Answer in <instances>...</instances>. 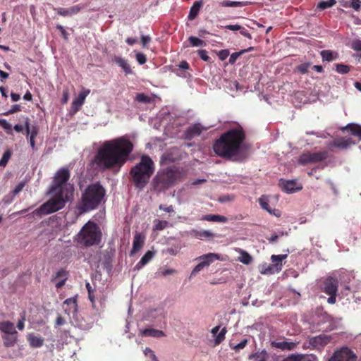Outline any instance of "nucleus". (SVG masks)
<instances>
[{
    "mask_svg": "<svg viewBox=\"0 0 361 361\" xmlns=\"http://www.w3.org/2000/svg\"><path fill=\"white\" fill-rule=\"evenodd\" d=\"M133 150V144L125 136L105 141L98 149L94 163L102 171L111 169L118 172Z\"/></svg>",
    "mask_w": 361,
    "mask_h": 361,
    "instance_id": "nucleus-1",
    "label": "nucleus"
},
{
    "mask_svg": "<svg viewBox=\"0 0 361 361\" xmlns=\"http://www.w3.org/2000/svg\"><path fill=\"white\" fill-rule=\"evenodd\" d=\"M69 171L66 168L60 169L54 177L53 183L48 193L52 197L47 202L32 212L33 216H45L63 209L66 202L73 197L74 188L68 183Z\"/></svg>",
    "mask_w": 361,
    "mask_h": 361,
    "instance_id": "nucleus-2",
    "label": "nucleus"
},
{
    "mask_svg": "<svg viewBox=\"0 0 361 361\" xmlns=\"http://www.w3.org/2000/svg\"><path fill=\"white\" fill-rule=\"evenodd\" d=\"M245 133L241 127L232 128L223 134L217 140L214 146V151L221 157L231 159L235 161L245 157L247 148L245 143Z\"/></svg>",
    "mask_w": 361,
    "mask_h": 361,
    "instance_id": "nucleus-3",
    "label": "nucleus"
},
{
    "mask_svg": "<svg viewBox=\"0 0 361 361\" xmlns=\"http://www.w3.org/2000/svg\"><path fill=\"white\" fill-rule=\"evenodd\" d=\"M155 171V165L148 155H142L140 161L133 166L130 171L132 182L136 189L142 190L147 185Z\"/></svg>",
    "mask_w": 361,
    "mask_h": 361,
    "instance_id": "nucleus-4",
    "label": "nucleus"
},
{
    "mask_svg": "<svg viewBox=\"0 0 361 361\" xmlns=\"http://www.w3.org/2000/svg\"><path fill=\"white\" fill-rule=\"evenodd\" d=\"M105 196V190L99 183L89 185L82 194L80 202L77 206L80 214L96 209Z\"/></svg>",
    "mask_w": 361,
    "mask_h": 361,
    "instance_id": "nucleus-5",
    "label": "nucleus"
},
{
    "mask_svg": "<svg viewBox=\"0 0 361 361\" xmlns=\"http://www.w3.org/2000/svg\"><path fill=\"white\" fill-rule=\"evenodd\" d=\"M184 176L183 169L176 167L167 168L157 172L152 184L154 190L161 192L180 181Z\"/></svg>",
    "mask_w": 361,
    "mask_h": 361,
    "instance_id": "nucleus-6",
    "label": "nucleus"
},
{
    "mask_svg": "<svg viewBox=\"0 0 361 361\" xmlns=\"http://www.w3.org/2000/svg\"><path fill=\"white\" fill-rule=\"evenodd\" d=\"M102 238V231L99 226L93 221H89L81 228L74 238L78 244L90 247L98 245Z\"/></svg>",
    "mask_w": 361,
    "mask_h": 361,
    "instance_id": "nucleus-7",
    "label": "nucleus"
},
{
    "mask_svg": "<svg viewBox=\"0 0 361 361\" xmlns=\"http://www.w3.org/2000/svg\"><path fill=\"white\" fill-rule=\"evenodd\" d=\"M219 259V256L215 253H208L200 256L196 259L200 260V262L197 264L191 272V276H195L197 273L202 271L204 267H208L211 263Z\"/></svg>",
    "mask_w": 361,
    "mask_h": 361,
    "instance_id": "nucleus-8",
    "label": "nucleus"
},
{
    "mask_svg": "<svg viewBox=\"0 0 361 361\" xmlns=\"http://www.w3.org/2000/svg\"><path fill=\"white\" fill-rule=\"evenodd\" d=\"M355 354L347 347L336 350L329 361H356Z\"/></svg>",
    "mask_w": 361,
    "mask_h": 361,
    "instance_id": "nucleus-9",
    "label": "nucleus"
},
{
    "mask_svg": "<svg viewBox=\"0 0 361 361\" xmlns=\"http://www.w3.org/2000/svg\"><path fill=\"white\" fill-rule=\"evenodd\" d=\"M326 152H317L314 153H305L302 154L299 158V162L302 164H307L310 163H317L322 161L326 159Z\"/></svg>",
    "mask_w": 361,
    "mask_h": 361,
    "instance_id": "nucleus-10",
    "label": "nucleus"
},
{
    "mask_svg": "<svg viewBox=\"0 0 361 361\" xmlns=\"http://www.w3.org/2000/svg\"><path fill=\"white\" fill-rule=\"evenodd\" d=\"M279 186L286 193H293L302 190V186L295 180H279Z\"/></svg>",
    "mask_w": 361,
    "mask_h": 361,
    "instance_id": "nucleus-11",
    "label": "nucleus"
},
{
    "mask_svg": "<svg viewBox=\"0 0 361 361\" xmlns=\"http://www.w3.org/2000/svg\"><path fill=\"white\" fill-rule=\"evenodd\" d=\"M331 339L330 336L326 334H320L319 336L312 337L309 339L308 348L321 349L328 344Z\"/></svg>",
    "mask_w": 361,
    "mask_h": 361,
    "instance_id": "nucleus-12",
    "label": "nucleus"
},
{
    "mask_svg": "<svg viewBox=\"0 0 361 361\" xmlns=\"http://www.w3.org/2000/svg\"><path fill=\"white\" fill-rule=\"evenodd\" d=\"M63 308L64 312L70 317L78 314V305L76 298H70L63 302Z\"/></svg>",
    "mask_w": 361,
    "mask_h": 361,
    "instance_id": "nucleus-13",
    "label": "nucleus"
},
{
    "mask_svg": "<svg viewBox=\"0 0 361 361\" xmlns=\"http://www.w3.org/2000/svg\"><path fill=\"white\" fill-rule=\"evenodd\" d=\"M90 92V90L89 89L82 88L78 97L72 102V109L74 112H77L80 109Z\"/></svg>",
    "mask_w": 361,
    "mask_h": 361,
    "instance_id": "nucleus-14",
    "label": "nucleus"
},
{
    "mask_svg": "<svg viewBox=\"0 0 361 361\" xmlns=\"http://www.w3.org/2000/svg\"><path fill=\"white\" fill-rule=\"evenodd\" d=\"M70 322L75 327L82 330H87L92 326L90 323L87 322L85 319L80 317L78 314L71 317Z\"/></svg>",
    "mask_w": 361,
    "mask_h": 361,
    "instance_id": "nucleus-15",
    "label": "nucleus"
},
{
    "mask_svg": "<svg viewBox=\"0 0 361 361\" xmlns=\"http://www.w3.org/2000/svg\"><path fill=\"white\" fill-rule=\"evenodd\" d=\"M82 8V6L78 4L71 6L70 8H58L56 9V11L59 15L66 17L72 16L73 15L78 13Z\"/></svg>",
    "mask_w": 361,
    "mask_h": 361,
    "instance_id": "nucleus-16",
    "label": "nucleus"
},
{
    "mask_svg": "<svg viewBox=\"0 0 361 361\" xmlns=\"http://www.w3.org/2000/svg\"><path fill=\"white\" fill-rule=\"evenodd\" d=\"M337 290V279L333 276L327 278L324 282V292L327 294H336Z\"/></svg>",
    "mask_w": 361,
    "mask_h": 361,
    "instance_id": "nucleus-17",
    "label": "nucleus"
},
{
    "mask_svg": "<svg viewBox=\"0 0 361 361\" xmlns=\"http://www.w3.org/2000/svg\"><path fill=\"white\" fill-rule=\"evenodd\" d=\"M208 128L202 126L200 123H196L190 126L186 130V137L188 139H192L195 136L200 135L202 131L207 130Z\"/></svg>",
    "mask_w": 361,
    "mask_h": 361,
    "instance_id": "nucleus-18",
    "label": "nucleus"
},
{
    "mask_svg": "<svg viewBox=\"0 0 361 361\" xmlns=\"http://www.w3.org/2000/svg\"><path fill=\"white\" fill-rule=\"evenodd\" d=\"M164 317V312L162 308H151L146 311L145 319L147 320H153Z\"/></svg>",
    "mask_w": 361,
    "mask_h": 361,
    "instance_id": "nucleus-19",
    "label": "nucleus"
},
{
    "mask_svg": "<svg viewBox=\"0 0 361 361\" xmlns=\"http://www.w3.org/2000/svg\"><path fill=\"white\" fill-rule=\"evenodd\" d=\"M145 236L142 233L137 232L135 233L133 243L131 255L135 254L142 249L145 243Z\"/></svg>",
    "mask_w": 361,
    "mask_h": 361,
    "instance_id": "nucleus-20",
    "label": "nucleus"
},
{
    "mask_svg": "<svg viewBox=\"0 0 361 361\" xmlns=\"http://www.w3.org/2000/svg\"><path fill=\"white\" fill-rule=\"evenodd\" d=\"M282 361H317L316 356L313 355H291Z\"/></svg>",
    "mask_w": 361,
    "mask_h": 361,
    "instance_id": "nucleus-21",
    "label": "nucleus"
},
{
    "mask_svg": "<svg viewBox=\"0 0 361 361\" xmlns=\"http://www.w3.org/2000/svg\"><path fill=\"white\" fill-rule=\"evenodd\" d=\"M271 345L276 348H279L282 350H292L295 346L296 343L293 342H288V341H273L271 342Z\"/></svg>",
    "mask_w": 361,
    "mask_h": 361,
    "instance_id": "nucleus-22",
    "label": "nucleus"
},
{
    "mask_svg": "<svg viewBox=\"0 0 361 361\" xmlns=\"http://www.w3.org/2000/svg\"><path fill=\"white\" fill-rule=\"evenodd\" d=\"M0 331L6 334H17L14 324L9 321L0 322Z\"/></svg>",
    "mask_w": 361,
    "mask_h": 361,
    "instance_id": "nucleus-23",
    "label": "nucleus"
},
{
    "mask_svg": "<svg viewBox=\"0 0 361 361\" xmlns=\"http://www.w3.org/2000/svg\"><path fill=\"white\" fill-rule=\"evenodd\" d=\"M113 61L118 64L123 70L126 74L132 73L130 66L125 59L121 56H115L113 59Z\"/></svg>",
    "mask_w": 361,
    "mask_h": 361,
    "instance_id": "nucleus-24",
    "label": "nucleus"
},
{
    "mask_svg": "<svg viewBox=\"0 0 361 361\" xmlns=\"http://www.w3.org/2000/svg\"><path fill=\"white\" fill-rule=\"evenodd\" d=\"M154 256V252L152 251H147L144 256L141 258L140 262L135 266V269L140 270L145 265H146Z\"/></svg>",
    "mask_w": 361,
    "mask_h": 361,
    "instance_id": "nucleus-25",
    "label": "nucleus"
},
{
    "mask_svg": "<svg viewBox=\"0 0 361 361\" xmlns=\"http://www.w3.org/2000/svg\"><path fill=\"white\" fill-rule=\"evenodd\" d=\"M140 334L142 336H151L154 338H159L164 336V333L162 331L154 329H145L140 330Z\"/></svg>",
    "mask_w": 361,
    "mask_h": 361,
    "instance_id": "nucleus-26",
    "label": "nucleus"
},
{
    "mask_svg": "<svg viewBox=\"0 0 361 361\" xmlns=\"http://www.w3.org/2000/svg\"><path fill=\"white\" fill-rule=\"evenodd\" d=\"M27 338L30 345L33 348H39L44 344V339L40 336H36L33 334H29Z\"/></svg>",
    "mask_w": 361,
    "mask_h": 361,
    "instance_id": "nucleus-27",
    "label": "nucleus"
},
{
    "mask_svg": "<svg viewBox=\"0 0 361 361\" xmlns=\"http://www.w3.org/2000/svg\"><path fill=\"white\" fill-rule=\"evenodd\" d=\"M202 221H213V222H221L226 223L228 221V219L224 216H221L218 214H207L201 217L200 219Z\"/></svg>",
    "mask_w": 361,
    "mask_h": 361,
    "instance_id": "nucleus-28",
    "label": "nucleus"
},
{
    "mask_svg": "<svg viewBox=\"0 0 361 361\" xmlns=\"http://www.w3.org/2000/svg\"><path fill=\"white\" fill-rule=\"evenodd\" d=\"M343 129H348L350 133L357 137L360 140H361V126L355 123H350L343 128Z\"/></svg>",
    "mask_w": 361,
    "mask_h": 361,
    "instance_id": "nucleus-29",
    "label": "nucleus"
},
{
    "mask_svg": "<svg viewBox=\"0 0 361 361\" xmlns=\"http://www.w3.org/2000/svg\"><path fill=\"white\" fill-rule=\"evenodd\" d=\"M238 252L240 255V257H238V260L240 262H242L244 264H250L252 262V258L249 253L241 249L238 250Z\"/></svg>",
    "mask_w": 361,
    "mask_h": 361,
    "instance_id": "nucleus-30",
    "label": "nucleus"
},
{
    "mask_svg": "<svg viewBox=\"0 0 361 361\" xmlns=\"http://www.w3.org/2000/svg\"><path fill=\"white\" fill-rule=\"evenodd\" d=\"M287 257V255H272L271 257V261L275 263V267H276L277 271L281 270L282 260L285 259Z\"/></svg>",
    "mask_w": 361,
    "mask_h": 361,
    "instance_id": "nucleus-31",
    "label": "nucleus"
},
{
    "mask_svg": "<svg viewBox=\"0 0 361 361\" xmlns=\"http://www.w3.org/2000/svg\"><path fill=\"white\" fill-rule=\"evenodd\" d=\"M220 4L221 6L224 7H242L246 6L247 4V2L226 0L221 2Z\"/></svg>",
    "mask_w": 361,
    "mask_h": 361,
    "instance_id": "nucleus-32",
    "label": "nucleus"
},
{
    "mask_svg": "<svg viewBox=\"0 0 361 361\" xmlns=\"http://www.w3.org/2000/svg\"><path fill=\"white\" fill-rule=\"evenodd\" d=\"M355 143L352 142L350 138H341L335 141L334 145L339 148H347Z\"/></svg>",
    "mask_w": 361,
    "mask_h": 361,
    "instance_id": "nucleus-33",
    "label": "nucleus"
},
{
    "mask_svg": "<svg viewBox=\"0 0 361 361\" xmlns=\"http://www.w3.org/2000/svg\"><path fill=\"white\" fill-rule=\"evenodd\" d=\"M267 357L268 355L266 350H262L249 356V358L253 359L254 361H266Z\"/></svg>",
    "mask_w": 361,
    "mask_h": 361,
    "instance_id": "nucleus-34",
    "label": "nucleus"
},
{
    "mask_svg": "<svg viewBox=\"0 0 361 361\" xmlns=\"http://www.w3.org/2000/svg\"><path fill=\"white\" fill-rule=\"evenodd\" d=\"M201 6H202V3L200 1H197L193 4V6H192V8L190 9L189 16H188L190 19H194L196 17V16L197 15L199 11H200Z\"/></svg>",
    "mask_w": 361,
    "mask_h": 361,
    "instance_id": "nucleus-35",
    "label": "nucleus"
},
{
    "mask_svg": "<svg viewBox=\"0 0 361 361\" xmlns=\"http://www.w3.org/2000/svg\"><path fill=\"white\" fill-rule=\"evenodd\" d=\"M259 204L260 207L268 212V210L270 209L269 205V197L267 195H262L259 200H258Z\"/></svg>",
    "mask_w": 361,
    "mask_h": 361,
    "instance_id": "nucleus-36",
    "label": "nucleus"
},
{
    "mask_svg": "<svg viewBox=\"0 0 361 361\" xmlns=\"http://www.w3.org/2000/svg\"><path fill=\"white\" fill-rule=\"evenodd\" d=\"M2 338L4 340V344L6 347L13 346L17 341V338L13 336H9L8 335L2 336Z\"/></svg>",
    "mask_w": 361,
    "mask_h": 361,
    "instance_id": "nucleus-37",
    "label": "nucleus"
},
{
    "mask_svg": "<svg viewBox=\"0 0 361 361\" xmlns=\"http://www.w3.org/2000/svg\"><path fill=\"white\" fill-rule=\"evenodd\" d=\"M336 0H327L325 1H321L318 4V8L324 10L328 8H331L336 4Z\"/></svg>",
    "mask_w": 361,
    "mask_h": 361,
    "instance_id": "nucleus-38",
    "label": "nucleus"
},
{
    "mask_svg": "<svg viewBox=\"0 0 361 361\" xmlns=\"http://www.w3.org/2000/svg\"><path fill=\"white\" fill-rule=\"evenodd\" d=\"M188 39L192 47H204L206 45L204 41L196 37L191 36Z\"/></svg>",
    "mask_w": 361,
    "mask_h": 361,
    "instance_id": "nucleus-39",
    "label": "nucleus"
},
{
    "mask_svg": "<svg viewBox=\"0 0 361 361\" xmlns=\"http://www.w3.org/2000/svg\"><path fill=\"white\" fill-rule=\"evenodd\" d=\"M253 49V47H250L248 48L247 49H245V50H242L239 52H235V53H233L231 56H230V58H229V63L233 64L234 63L237 59L243 53L245 52H247V51H250L251 50Z\"/></svg>",
    "mask_w": 361,
    "mask_h": 361,
    "instance_id": "nucleus-40",
    "label": "nucleus"
},
{
    "mask_svg": "<svg viewBox=\"0 0 361 361\" xmlns=\"http://www.w3.org/2000/svg\"><path fill=\"white\" fill-rule=\"evenodd\" d=\"M154 229L161 231L167 227L169 223L166 221L156 219L154 221Z\"/></svg>",
    "mask_w": 361,
    "mask_h": 361,
    "instance_id": "nucleus-41",
    "label": "nucleus"
},
{
    "mask_svg": "<svg viewBox=\"0 0 361 361\" xmlns=\"http://www.w3.org/2000/svg\"><path fill=\"white\" fill-rule=\"evenodd\" d=\"M11 157V151L10 150H6L4 153L2 157H1V159L0 160V166L5 167L6 166L8 160L10 159Z\"/></svg>",
    "mask_w": 361,
    "mask_h": 361,
    "instance_id": "nucleus-42",
    "label": "nucleus"
},
{
    "mask_svg": "<svg viewBox=\"0 0 361 361\" xmlns=\"http://www.w3.org/2000/svg\"><path fill=\"white\" fill-rule=\"evenodd\" d=\"M0 126L5 130L8 134H12V126L5 119H0Z\"/></svg>",
    "mask_w": 361,
    "mask_h": 361,
    "instance_id": "nucleus-43",
    "label": "nucleus"
},
{
    "mask_svg": "<svg viewBox=\"0 0 361 361\" xmlns=\"http://www.w3.org/2000/svg\"><path fill=\"white\" fill-rule=\"evenodd\" d=\"M0 126L5 130L8 134H12V126L5 119H0Z\"/></svg>",
    "mask_w": 361,
    "mask_h": 361,
    "instance_id": "nucleus-44",
    "label": "nucleus"
},
{
    "mask_svg": "<svg viewBox=\"0 0 361 361\" xmlns=\"http://www.w3.org/2000/svg\"><path fill=\"white\" fill-rule=\"evenodd\" d=\"M322 59L327 61H331L334 59L333 52L329 50H323L321 51Z\"/></svg>",
    "mask_w": 361,
    "mask_h": 361,
    "instance_id": "nucleus-45",
    "label": "nucleus"
},
{
    "mask_svg": "<svg viewBox=\"0 0 361 361\" xmlns=\"http://www.w3.org/2000/svg\"><path fill=\"white\" fill-rule=\"evenodd\" d=\"M226 333V328H223L221 331L216 335L215 338V344L221 343L225 339V334Z\"/></svg>",
    "mask_w": 361,
    "mask_h": 361,
    "instance_id": "nucleus-46",
    "label": "nucleus"
},
{
    "mask_svg": "<svg viewBox=\"0 0 361 361\" xmlns=\"http://www.w3.org/2000/svg\"><path fill=\"white\" fill-rule=\"evenodd\" d=\"M336 71L341 74H346L350 71V67L344 64H337Z\"/></svg>",
    "mask_w": 361,
    "mask_h": 361,
    "instance_id": "nucleus-47",
    "label": "nucleus"
},
{
    "mask_svg": "<svg viewBox=\"0 0 361 361\" xmlns=\"http://www.w3.org/2000/svg\"><path fill=\"white\" fill-rule=\"evenodd\" d=\"M27 120H28L27 118ZM25 128L27 130V134L31 137H35L37 135V130L35 127H34L32 130L30 129L29 123L27 121H25Z\"/></svg>",
    "mask_w": 361,
    "mask_h": 361,
    "instance_id": "nucleus-48",
    "label": "nucleus"
},
{
    "mask_svg": "<svg viewBox=\"0 0 361 361\" xmlns=\"http://www.w3.org/2000/svg\"><path fill=\"white\" fill-rule=\"evenodd\" d=\"M197 236L199 238H201L203 237L206 238H214L215 236V235L210 231L206 230V231H202L199 232L197 233Z\"/></svg>",
    "mask_w": 361,
    "mask_h": 361,
    "instance_id": "nucleus-49",
    "label": "nucleus"
},
{
    "mask_svg": "<svg viewBox=\"0 0 361 361\" xmlns=\"http://www.w3.org/2000/svg\"><path fill=\"white\" fill-rule=\"evenodd\" d=\"M136 100L140 102L149 103L151 101V98L145 94H138L136 96Z\"/></svg>",
    "mask_w": 361,
    "mask_h": 361,
    "instance_id": "nucleus-50",
    "label": "nucleus"
},
{
    "mask_svg": "<svg viewBox=\"0 0 361 361\" xmlns=\"http://www.w3.org/2000/svg\"><path fill=\"white\" fill-rule=\"evenodd\" d=\"M274 267L272 266H267L263 265L260 268V272L262 274H271L274 273Z\"/></svg>",
    "mask_w": 361,
    "mask_h": 361,
    "instance_id": "nucleus-51",
    "label": "nucleus"
},
{
    "mask_svg": "<svg viewBox=\"0 0 361 361\" xmlns=\"http://www.w3.org/2000/svg\"><path fill=\"white\" fill-rule=\"evenodd\" d=\"M25 187V183L24 182H20L19 183L16 187L15 188L13 189V190L12 191V195H13V197L16 195L17 194H18L23 189V188Z\"/></svg>",
    "mask_w": 361,
    "mask_h": 361,
    "instance_id": "nucleus-52",
    "label": "nucleus"
},
{
    "mask_svg": "<svg viewBox=\"0 0 361 361\" xmlns=\"http://www.w3.org/2000/svg\"><path fill=\"white\" fill-rule=\"evenodd\" d=\"M198 56L200 57L201 59H202L204 61H208L209 60V56H208L206 50H198Z\"/></svg>",
    "mask_w": 361,
    "mask_h": 361,
    "instance_id": "nucleus-53",
    "label": "nucleus"
},
{
    "mask_svg": "<svg viewBox=\"0 0 361 361\" xmlns=\"http://www.w3.org/2000/svg\"><path fill=\"white\" fill-rule=\"evenodd\" d=\"M351 48L355 51H361V41L359 39L353 41Z\"/></svg>",
    "mask_w": 361,
    "mask_h": 361,
    "instance_id": "nucleus-54",
    "label": "nucleus"
},
{
    "mask_svg": "<svg viewBox=\"0 0 361 361\" xmlns=\"http://www.w3.org/2000/svg\"><path fill=\"white\" fill-rule=\"evenodd\" d=\"M136 60L141 65L144 64L147 61L145 55L140 52L136 54Z\"/></svg>",
    "mask_w": 361,
    "mask_h": 361,
    "instance_id": "nucleus-55",
    "label": "nucleus"
},
{
    "mask_svg": "<svg viewBox=\"0 0 361 361\" xmlns=\"http://www.w3.org/2000/svg\"><path fill=\"white\" fill-rule=\"evenodd\" d=\"M159 209L160 210H163L167 213H173L174 212V208L172 205L166 206L164 204H160L159 206Z\"/></svg>",
    "mask_w": 361,
    "mask_h": 361,
    "instance_id": "nucleus-56",
    "label": "nucleus"
},
{
    "mask_svg": "<svg viewBox=\"0 0 361 361\" xmlns=\"http://www.w3.org/2000/svg\"><path fill=\"white\" fill-rule=\"evenodd\" d=\"M20 110V106L18 104H15L11 106V108L7 111L6 112L4 113V115H9L11 114H13L15 112H17Z\"/></svg>",
    "mask_w": 361,
    "mask_h": 361,
    "instance_id": "nucleus-57",
    "label": "nucleus"
},
{
    "mask_svg": "<svg viewBox=\"0 0 361 361\" xmlns=\"http://www.w3.org/2000/svg\"><path fill=\"white\" fill-rule=\"evenodd\" d=\"M247 340L244 339L241 342H240L238 344L233 345L232 348L235 350H240V349H243L247 345Z\"/></svg>",
    "mask_w": 361,
    "mask_h": 361,
    "instance_id": "nucleus-58",
    "label": "nucleus"
},
{
    "mask_svg": "<svg viewBox=\"0 0 361 361\" xmlns=\"http://www.w3.org/2000/svg\"><path fill=\"white\" fill-rule=\"evenodd\" d=\"M144 353L145 355L149 356L152 359L153 361H157L155 355L154 354L153 351L150 348H146L144 350Z\"/></svg>",
    "mask_w": 361,
    "mask_h": 361,
    "instance_id": "nucleus-59",
    "label": "nucleus"
},
{
    "mask_svg": "<svg viewBox=\"0 0 361 361\" xmlns=\"http://www.w3.org/2000/svg\"><path fill=\"white\" fill-rule=\"evenodd\" d=\"M350 7L353 8L355 11H358L361 7V1L360 0H352L350 4Z\"/></svg>",
    "mask_w": 361,
    "mask_h": 361,
    "instance_id": "nucleus-60",
    "label": "nucleus"
},
{
    "mask_svg": "<svg viewBox=\"0 0 361 361\" xmlns=\"http://www.w3.org/2000/svg\"><path fill=\"white\" fill-rule=\"evenodd\" d=\"M229 55V52L227 49H224L219 51L218 56L220 60L224 61L225 60Z\"/></svg>",
    "mask_w": 361,
    "mask_h": 361,
    "instance_id": "nucleus-61",
    "label": "nucleus"
},
{
    "mask_svg": "<svg viewBox=\"0 0 361 361\" xmlns=\"http://www.w3.org/2000/svg\"><path fill=\"white\" fill-rule=\"evenodd\" d=\"M309 66H310V64L309 63H303V64H300V66H298V70L301 73H305L307 72L308 71V68H309Z\"/></svg>",
    "mask_w": 361,
    "mask_h": 361,
    "instance_id": "nucleus-62",
    "label": "nucleus"
},
{
    "mask_svg": "<svg viewBox=\"0 0 361 361\" xmlns=\"http://www.w3.org/2000/svg\"><path fill=\"white\" fill-rule=\"evenodd\" d=\"M176 273V270L173 269H166L163 271H160V274L162 276H167L169 275H171Z\"/></svg>",
    "mask_w": 361,
    "mask_h": 361,
    "instance_id": "nucleus-63",
    "label": "nucleus"
},
{
    "mask_svg": "<svg viewBox=\"0 0 361 361\" xmlns=\"http://www.w3.org/2000/svg\"><path fill=\"white\" fill-rule=\"evenodd\" d=\"M151 38L148 35H142L141 37V42L143 47H146L147 44L150 42Z\"/></svg>",
    "mask_w": 361,
    "mask_h": 361,
    "instance_id": "nucleus-64",
    "label": "nucleus"
}]
</instances>
